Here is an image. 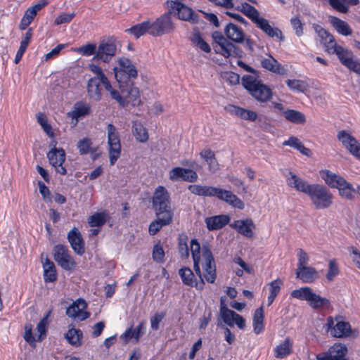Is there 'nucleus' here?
Instances as JSON below:
<instances>
[{
  "label": "nucleus",
  "mask_w": 360,
  "mask_h": 360,
  "mask_svg": "<svg viewBox=\"0 0 360 360\" xmlns=\"http://www.w3.org/2000/svg\"><path fill=\"white\" fill-rule=\"evenodd\" d=\"M191 252L193 260V268L197 276H202L210 283H213L217 277L216 264L214 257L208 245H200L197 239L191 241Z\"/></svg>",
  "instance_id": "nucleus-1"
},
{
  "label": "nucleus",
  "mask_w": 360,
  "mask_h": 360,
  "mask_svg": "<svg viewBox=\"0 0 360 360\" xmlns=\"http://www.w3.org/2000/svg\"><path fill=\"white\" fill-rule=\"evenodd\" d=\"M320 176L330 188H337L339 195L347 200H352L356 192L354 186L342 176L329 170H321Z\"/></svg>",
  "instance_id": "nucleus-2"
},
{
  "label": "nucleus",
  "mask_w": 360,
  "mask_h": 360,
  "mask_svg": "<svg viewBox=\"0 0 360 360\" xmlns=\"http://www.w3.org/2000/svg\"><path fill=\"white\" fill-rule=\"evenodd\" d=\"M307 195L316 210L327 209L332 205L333 202V193L327 187L321 184H311Z\"/></svg>",
  "instance_id": "nucleus-3"
},
{
  "label": "nucleus",
  "mask_w": 360,
  "mask_h": 360,
  "mask_svg": "<svg viewBox=\"0 0 360 360\" xmlns=\"http://www.w3.org/2000/svg\"><path fill=\"white\" fill-rule=\"evenodd\" d=\"M242 84L258 101L266 102L271 97V89L261 84L254 76L244 75L242 78Z\"/></svg>",
  "instance_id": "nucleus-4"
},
{
  "label": "nucleus",
  "mask_w": 360,
  "mask_h": 360,
  "mask_svg": "<svg viewBox=\"0 0 360 360\" xmlns=\"http://www.w3.org/2000/svg\"><path fill=\"white\" fill-rule=\"evenodd\" d=\"M108 146V155L110 165H114L121 155L120 134L112 124H108L106 128Z\"/></svg>",
  "instance_id": "nucleus-5"
},
{
  "label": "nucleus",
  "mask_w": 360,
  "mask_h": 360,
  "mask_svg": "<svg viewBox=\"0 0 360 360\" xmlns=\"http://www.w3.org/2000/svg\"><path fill=\"white\" fill-rule=\"evenodd\" d=\"M118 64L119 67H115L113 71L120 88H122V84L126 79L130 80L137 77L138 71L136 66L127 58L122 57L119 58Z\"/></svg>",
  "instance_id": "nucleus-6"
},
{
  "label": "nucleus",
  "mask_w": 360,
  "mask_h": 360,
  "mask_svg": "<svg viewBox=\"0 0 360 360\" xmlns=\"http://www.w3.org/2000/svg\"><path fill=\"white\" fill-rule=\"evenodd\" d=\"M212 37L217 45L214 46V51L221 54L225 58L230 56L241 57L242 51L233 43L226 39L221 33L214 32Z\"/></svg>",
  "instance_id": "nucleus-7"
},
{
  "label": "nucleus",
  "mask_w": 360,
  "mask_h": 360,
  "mask_svg": "<svg viewBox=\"0 0 360 360\" xmlns=\"http://www.w3.org/2000/svg\"><path fill=\"white\" fill-rule=\"evenodd\" d=\"M153 206L156 215L173 214L170 207L169 195L165 187L159 186L155 189L153 197Z\"/></svg>",
  "instance_id": "nucleus-8"
},
{
  "label": "nucleus",
  "mask_w": 360,
  "mask_h": 360,
  "mask_svg": "<svg viewBox=\"0 0 360 360\" xmlns=\"http://www.w3.org/2000/svg\"><path fill=\"white\" fill-rule=\"evenodd\" d=\"M53 259L64 270L70 271L75 268L76 262L70 255L68 248L64 245H56L53 247Z\"/></svg>",
  "instance_id": "nucleus-9"
},
{
  "label": "nucleus",
  "mask_w": 360,
  "mask_h": 360,
  "mask_svg": "<svg viewBox=\"0 0 360 360\" xmlns=\"http://www.w3.org/2000/svg\"><path fill=\"white\" fill-rule=\"evenodd\" d=\"M152 30L150 35L154 37L162 36L174 30L175 26L172 20L171 13L168 12L151 21Z\"/></svg>",
  "instance_id": "nucleus-10"
},
{
  "label": "nucleus",
  "mask_w": 360,
  "mask_h": 360,
  "mask_svg": "<svg viewBox=\"0 0 360 360\" xmlns=\"http://www.w3.org/2000/svg\"><path fill=\"white\" fill-rule=\"evenodd\" d=\"M170 7L175 12L179 19L195 24L198 22V15L190 7L180 0L170 1Z\"/></svg>",
  "instance_id": "nucleus-11"
},
{
  "label": "nucleus",
  "mask_w": 360,
  "mask_h": 360,
  "mask_svg": "<svg viewBox=\"0 0 360 360\" xmlns=\"http://www.w3.org/2000/svg\"><path fill=\"white\" fill-rule=\"evenodd\" d=\"M219 314L223 321L229 326L232 327L234 324H236L240 329L245 328V320L243 317L234 311L228 309L222 300L221 301Z\"/></svg>",
  "instance_id": "nucleus-12"
},
{
  "label": "nucleus",
  "mask_w": 360,
  "mask_h": 360,
  "mask_svg": "<svg viewBox=\"0 0 360 360\" xmlns=\"http://www.w3.org/2000/svg\"><path fill=\"white\" fill-rule=\"evenodd\" d=\"M116 52L117 44L115 41L111 39L103 41L99 44L94 58L108 63L116 54Z\"/></svg>",
  "instance_id": "nucleus-13"
},
{
  "label": "nucleus",
  "mask_w": 360,
  "mask_h": 360,
  "mask_svg": "<svg viewBox=\"0 0 360 360\" xmlns=\"http://www.w3.org/2000/svg\"><path fill=\"white\" fill-rule=\"evenodd\" d=\"M347 348L345 345L335 344L329 348L327 352L319 354L316 356L317 360H347L345 356Z\"/></svg>",
  "instance_id": "nucleus-14"
},
{
  "label": "nucleus",
  "mask_w": 360,
  "mask_h": 360,
  "mask_svg": "<svg viewBox=\"0 0 360 360\" xmlns=\"http://www.w3.org/2000/svg\"><path fill=\"white\" fill-rule=\"evenodd\" d=\"M47 158L49 163L55 167L56 172L60 174L65 175L67 173L66 169L63 166L65 160V153L62 148H54L47 153Z\"/></svg>",
  "instance_id": "nucleus-15"
},
{
  "label": "nucleus",
  "mask_w": 360,
  "mask_h": 360,
  "mask_svg": "<svg viewBox=\"0 0 360 360\" xmlns=\"http://www.w3.org/2000/svg\"><path fill=\"white\" fill-rule=\"evenodd\" d=\"M169 179L172 181H186L188 182H195L198 176L196 172L183 167H176L169 171Z\"/></svg>",
  "instance_id": "nucleus-16"
},
{
  "label": "nucleus",
  "mask_w": 360,
  "mask_h": 360,
  "mask_svg": "<svg viewBox=\"0 0 360 360\" xmlns=\"http://www.w3.org/2000/svg\"><path fill=\"white\" fill-rule=\"evenodd\" d=\"M86 307V302L79 299L67 309L66 314L74 319L84 321L90 316V314L85 311Z\"/></svg>",
  "instance_id": "nucleus-17"
},
{
  "label": "nucleus",
  "mask_w": 360,
  "mask_h": 360,
  "mask_svg": "<svg viewBox=\"0 0 360 360\" xmlns=\"http://www.w3.org/2000/svg\"><path fill=\"white\" fill-rule=\"evenodd\" d=\"M214 197L219 200H222L228 203L229 205L238 208L239 210H243L245 207L244 202L231 191L222 189L217 187L216 194Z\"/></svg>",
  "instance_id": "nucleus-18"
},
{
  "label": "nucleus",
  "mask_w": 360,
  "mask_h": 360,
  "mask_svg": "<svg viewBox=\"0 0 360 360\" xmlns=\"http://www.w3.org/2000/svg\"><path fill=\"white\" fill-rule=\"evenodd\" d=\"M48 3L49 0H39L37 4L29 7L21 19L20 28L25 30L32 22L37 12L46 6Z\"/></svg>",
  "instance_id": "nucleus-19"
},
{
  "label": "nucleus",
  "mask_w": 360,
  "mask_h": 360,
  "mask_svg": "<svg viewBox=\"0 0 360 360\" xmlns=\"http://www.w3.org/2000/svg\"><path fill=\"white\" fill-rule=\"evenodd\" d=\"M91 112V105L86 101H79L74 104L72 110L67 113V116L74 121L76 125L79 119L89 115Z\"/></svg>",
  "instance_id": "nucleus-20"
},
{
  "label": "nucleus",
  "mask_w": 360,
  "mask_h": 360,
  "mask_svg": "<svg viewBox=\"0 0 360 360\" xmlns=\"http://www.w3.org/2000/svg\"><path fill=\"white\" fill-rule=\"evenodd\" d=\"M285 176L286 183L289 187L307 195L311 184H308L307 181L302 179L291 171H289Z\"/></svg>",
  "instance_id": "nucleus-21"
},
{
  "label": "nucleus",
  "mask_w": 360,
  "mask_h": 360,
  "mask_svg": "<svg viewBox=\"0 0 360 360\" xmlns=\"http://www.w3.org/2000/svg\"><path fill=\"white\" fill-rule=\"evenodd\" d=\"M68 240L75 253L82 255L84 252V241L77 228L75 227L68 232Z\"/></svg>",
  "instance_id": "nucleus-22"
},
{
  "label": "nucleus",
  "mask_w": 360,
  "mask_h": 360,
  "mask_svg": "<svg viewBox=\"0 0 360 360\" xmlns=\"http://www.w3.org/2000/svg\"><path fill=\"white\" fill-rule=\"evenodd\" d=\"M230 226L247 238L253 236L252 231L255 228L253 221L250 219L236 220L230 224Z\"/></svg>",
  "instance_id": "nucleus-23"
},
{
  "label": "nucleus",
  "mask_w": 360,
  "mask_h": 360,
  "mask_svg": "<svg viewBox=\"0 0 360 360\" xmlns=\"http://www.w3.org/2000/svg\"><path fill=\"white\" fill-rule=\"evenodd\" d=\"M179 275L180 276L182 282L184 285L195 287L198 290H202L204 288L205 282L201 277L200 282H195V276L193 271L188 267H183L179 270Z\"/></svg>",
  "instance_id": "nucleus-24"
},
{
  "label": "nucleus",
  "mask_w": 360,
  "mask_h": 360,
  "mask_svg": "<svg viewBox=\"0 0 360 360\" xmlns=\"http://www.w3.org/2000/svg\"><path fill=\"white\" fill-rule=\"evenodd\" d=\"M225 109L230 114L236 115L245 120L254 122L257 118V114L256 112L234 105H228Z\"/></svg>",
  "instance_id": "nucleus-25"
},
{
  "label": "nucleus",
  "mask_w": 360,
  "mask_h": 360,
  "mask_svg": "<svg viewBox=\"0 0 360 360\" xmlns=\"http://www.w3.org/2000/svg\"><path fill=\"white\" fill-rule=\"evenodd\" d=\"M255 24L269 37L271 38L276 37L280 41L284 40V36L281 30L278 27H272L266 19L262 17Z\"/></svg>",
  "instance_id": "nucleus-26"
},
{
  "label": "nucleus",
  "mask_w": 360,
  "mask_h": 360,
  "mask_svg": "<svg viewBox=\"0 0 360 360\" xmlns=\"http://www.w3.org/2000/svg\"><path fill=\"white\" fill-rule=\"evenodd\" d=\"M145 326L146 323L144 321L140 322L134 329L131 326L127 329L122 335H121L120 338L123 340L125 343L128 342L131 339H134L135 342H138L139 338L145 333Z\"/></svg>",
  "instance_id": "nucleus-27"
},
{
  "label": "nucleus",
  "mask_w": 360,
  "mask_h": 360,
  "mask_svg": "<svg viewBox=\"0 0 360 360\" xmlns=\"http://www.w3.org/2000/svg\"><path fill=\"white\" fill-rule=\"evenodd\" d=\"M41 262L44 269V279L46 283L53 282L57 279V274L55 265L47 256L41 255Z\"/></svg>",
  "instance_id": "nucleus-28"
},
{
  "label": "nucleus",
  "mask_w": 360,
  "mask_h": 360,
  "mask_svg": "<svg viewBox=\"0 0 360 360\" xmlns=\"http://www.w3.org/2000/svg\"><path fill=\"white\" fill-rule=\"evenodd\" d=\"M229 221L230 217L224 214L207 217L205 220L207 228L210 231L220 229L226 225Z\"/></svg>",
  "instance_id": "nucleus-29"
},
{
  "label": "nucleus",
  "mask_w": 360,
  "mask_h": 360,
  "mask_svg": "<svg viewBox=\"0 0 360 360\" xmlns=\"http://www.w3.org/2000/svg\"><path fill=\"white\" fill-rule=\"evenodd\" d=\"M101 82L98 79L91 78L87 83V94L90 99L98 101L102 98Z\"/></svg>",
  "instance_id": "nucleus-30"
},
{
  "label": "nucleus",
  "mask_w": 360,
  "mask_h": 360,
  "mask_svg": "<svg viewBox=\"0 0 360 360\" xmlns=\"http://www.w3.org/2000/svg\"><path fill=\"white\" fill-rule=\"evenodd\" d=\"M188 189L192 194L196 195L202 197H214L217 187L200 184H191L188 186Z\"/></svg>",
  "instance_id": "nucleus-31"
},
{
  "label": "nucleus",
  "mask_w": 360,
  "mask_h": 360,
  "mask_svg": "<svg viewBox=\"0 0 360 360\" xmlns=\"http://www.w3.org/2000/svg\"><path fill=\"white\" fill-rule=\"evenodd\" d=\"M158 218L152 221L149 226V233L151 235L156 234L163 226L169 224L172 221L173 214L157 215Z\"/></svg>",
  "instance_id": "nucleus-32"
},
{
  "label": "nucleus",
  "mask_w": 360,
  "mask_h": 360,
  "mask_svg": "<svg viewBox=\"0 0 360 360\" xmlns=\"http://www.w3.org/2000/svg\"><path fill=\"white\" fill-rule=\"evenodd\" d=\"M296 277L302 280L303 283H312L317 277V271L314 267L311 266L297 269Z\"/></svg>",
  "instance_id": "nucleus-33"
},
{
  "label": "nucleus",
  "mask_w": 360,
  "mask_h": 360,
  "mask_svg": "<svg viewBox=\"0 0 360 360\" xmlns=\"http://www.w3.org/2000/svg\"><path fill=\"white\" fill-rule=\"evenodd\" d=\"M150 30H152L151 21L146 20L135 25L126 31L134 35L135 38L138 39L145 34L148 33L150 34Z\"/></svg>",
  "instance_id": "nucleus-34"
},
{
  "label": "nucleus",
  "mask_w": 360,
  "mask_h": 360,
  "mask_svg": "<svg viewBox=\"0 0 360 360\" xmlns=\"http://www.w3.org/2000/svg\"><path fill=\"white\" fill-rule=\"evenodd\" d=\"M292 342L289 338H286L281 343L274 348L275 356L283 359L291 354Z\"/></svg>",
  "instance_id": "nucleus-35"
},
{
  "label": "nucleus",
  "mask_w": 360,
  "mask_h": 360,
  "mask_svg": "<svg viewBox=\"0 0 360 360\" xmlns=\"http://www.w3.org/2000/svg\"><path fill=\"white\" fill-rule=\"evenodd\" d=\"M225 33L227 37L236 42H241L243 40L244 34L240 27L235 24L229 23L226 25Z\"/></svg>",
  "instance_id": "nucleus-36"
},
{
  "label": "nucleus",
  "mask_w": 360,
  "mask_h": 360,
  "mask_svg": "<svg viewBox=\"0 0 360 360\" xmlns=\"http://www.w3.org/2000/svg\"><path fill=\"white\" fill-rule=\"evenodd\" d=\"M330 22L339 34L344 36L352 34V29L347 22L334 16L330 17Z\"/></svg>",
  "instance_id": "nucleus-37"
},
{
  "label": "nucleus",
  "mask_w": 360,
  "mask_h": 360,
  "mask_svg": "<svg viewBox=\"0 0 360 360\" xmlns=\"http://www.w3.org/2000/svg\"><path fill=\"white\" fill-rule=\"evenodd\" d=\"M330 332L333 336L336 338L348 337L351 334V326L348 322L339 321Z\"/></svg>",
  "instance_id": "nucleus-38"
},
{
  "label": "nucleus",
  "mask_w": 360,
  "mask_h": 360,
  "mask_svg": "<svg viewBox=\"0 0 360 360\" xmlns=\"http://www.w3.org/2000/svg\"><path fill=\"white\" fill-rule=\"evenodd\" d=\"M307 303L312 309H319L328 307L330 301L314 292L312 290L307 300Z\"/></svg>",
  "instance_id": "nucleus-39"
},
{
  "label": "nucleus",
  "mask_w": 360,
  "mask_h": 360,
  "mask_svg": "<svg viewBox=\"0 0 360 360\" xmlns=\"http://www.w3.org/2000/svg\"><path fill=\"white\" fill-rule=\"evenodd\" d=\"M65 338L70 345L79 347L82 345V332L79 329L72 328L65 333Z\"/></svg>",
  "instance_id": "nucleus-40"
},
{
  "label": "nucleus",
  "mask_w": 360,
  "mask_h": 360,
  "mask_svg": "<svg viewBox=\"0 0 360 360\" xmlns=\"http://www.w3.org/2000/svg\"><path fill=\"white\" fill-rule=\"evenodd\" d=\"M239 8L240 11L251 19L254 23H256L262 18L259 11L248 3H242Z\"/></svg>",
  "instance_id": "nucleus-41"
},
{
  "label": "nucleus",
  "mask_w": 360,
  "mask_h": 360,
  "mask_svg": "<svg viewBox=\"0 0 360 360\" xmlns=\"http://www.w3.org/2000/svg\"><path fill=\"white\" fill-rule=\"evenodd\" d=\"M283 285L282 280L278 278L272 281L269 284V295L267 297L268 305L270 306L274 301L276 296L278 295L281 285Z\"/></svg>",
  "instance_id": "nucleus-42"
},
{
  "label": "nucleus",
  "mask_w": 360,
  "mask_h": 360,
  "mask_svg": "<svg viewBox=\"0 0 360 360\" xmlns=\"http://www.w3.org/2000/svg\"><path fill=\"white\" fill-rule=\"evenodd\" d=\"M285 83L292 91L296 92L305 93L309 88L307 82L301 79H288Z\"/></svg>",
  "instance_id": "nucleus-43"
},
{
  "label": "nucleus",
  "mask_w": 360,
  "mask_h": 360,
  "mask_svg": "<svg viewBox=\"0 0 360 360\" xmlns=\"http://www.w3.org/2000/svg\"><path fill=\"white\" fill-rule=\"evenodd\" d=\"M261 65L264 68L274 73L280 74L281 70H282V68L278 62L271 56H269L267 58H262L261 60Z\"/></svg>",
  "instance_id": "nucleus-44"
},
{
  "label": "nucleus",
  "mask_w": 360,
  "mask_h": 360,
  "mask_svg": "<svg viewBox=\"0 0 360 360\" xmlns=\"http://www.w3.org/2000/svg\"><path fill=\"white\" fill-rule=\"evenodd\" d=\"M264 311L263 307H260L257 309L253 317L254 332L259 334L264 330Z\"/></svg>",
  "instance_id": "nucleus-45"
},
{
  "label": "nucleus",
  "mask_w": 360,
  "mask_h": 360,
  "mask_svg": "<svg viewBox=\"0 0 360 360\" xmlns=\"http://www.w3.org/2000/svg\"><path fill=\"white\" fill-rule=\"evenodd\" d=\"M80 155H86L90 153H95L96 148L93 147V143L89 138L85 137L79 140L77 144Z\"/></svg>",
  "instance_id": "nucleus-46"
},
{
  "label": "nucleus",
  "mask_w": 360,
  "mask_h": 360,
  "mask_svg": "<svg viewBox=\"0 0 360 360\" xmlns=\"http://www.w3.org/2000/svg\"><path fill=\"white\" fill-rule=\"evenodd\" d=\"M108 217L106 212H96L89 217L88 223L91 227H101L106 222Z\"/></svg>",
  "instance_id": "nucleus-47"
},
{
  "label": "nucleus",
  "mask_w": 360,
  "mask_h": 360,
  "mask_svg": "<svg viewBox=\"0 0 360 360\" xmlns=\"http://www.w3.org/2000/svg\"><path fill=\"white\" fill-rule=\"evenodd\" d=\"M337 139L347 150L357 141L354 136L345 130L339 131L337 134Z\"/></svg>",
  "instance_id": "nucleus-48"
},
{
  "label": "nucleus",
  "mask_w": 360,
  "mask_h": 360,
  "mask_svg": "<svg viewBox=\"0 0 360 360\" xmlns=\"http://www.w3.org/2000/svg\"><path fill=\"white\" fill-rule=\"evenodd\" d=\"M32 29H29L25 34L23 39L20 42V46L15 57V63H18L22 58L32 37Z\"/></svg>",
  "instance_id": "nucleus-49"
},
{
  "label": "nucleus",
  "mask_w": 360,
  "mask_h": 360,
  "mask_svg": "<svg viewBox=\"0 0 360 360\" xmlns=\"http://www.w3.org/2000/svg\"><path fill=\"white\" fill-rule=\"evenodd\" d=\"M285 118L295 124H302L305 122V116L300 111L288 110L283 112Z\"/></svg>",
  "instance_id": "nucleus-50"
},
{
  "label": "nucleus",
  "mask_w": 360,
  "mask_h": 360,
  "mask_svg": "<svg viewBox=\"0 0 360 360\" xmlns=\"http://www.w3.org/2000/svg\"><path fill=\"white\" fill-rule=\"evenodd\" d=\"M134 134L139 142H146L148 139L147 129L140 122H134Z\"/></svg>",
  "instance_id": "nucleus-51"
},
{
  "label": "nucleus",
  "mask_w": 360,
  "mask_h": 360,
  "mask_svg": "<svg viewBox=\"0 0 360 360\" xmlns=\"http://www.w3.org/2000/svg\"><path fill=\"white\" fill-rule=\"evenodd\" d=\"M103 85L105 89L109 92L111 98L115 99L120 106L124 107L127 105L126 100L122 96H120V93L116 89L112 88L109 80H108V84L104 83Z\"/></svg>",
  "instance_id": "nucleus-52"
},
{
  "label": "nucleus",
  "mask_w": 360,
  "mask_h": 360,
  "mask_svg": "<svg viewBox=\"0 0 360 360\" xmlns=\"http://www.w3.org/2000/svg\"><path fill=\"white\" fill-rule=\"evenodd\" d=\"M127 98L128 101H127V103H131L133 106L140 105L141 101L139 89L131 85L128 90Z\"/></svg>",
  "instance_id": "nucleus-53"
},
{
  "label": "nucleus",
  "mask_w": 360,
  "mask_h": 360,
  "mask_svg": "<svg viewBox=\"0 0 360 360\" xmlns=\"http://www.w3.org/2000/svg\"><path fill=\"white\" fill-rule=\"evenodd\" d=\"M335 54L338 56L341 63L345 66L347 64L352 58L354 57V54L350 50L348 49H345L342 46L338 48V51L335 52Z\"/></svg>",
  "instance_id": "nucleus-54"
},
{
  "label": "nucleus",
  "mask_w": 360,
  "mask_h": 360,
  "mask_svg": "<svg viewBox=\"0 0 360 360\" xmlns=\"http://www.w3.org/2000/svg\"><path fill=\"white\" fill-rule=\"evenodd\" d=\"M187 240L188 238L186 236H181L179 238V252L182 259H187L189 257V248L187 244Z\"/></svg>",
  "instance_id": "nucleus-55"
},
{
  "label": "nucleus",
  "mask_w": 360,
  "mask_h": 360,
  "mask_svg": "<svg viewBox=\"0 0 360 360\" xmlns=\"http://www.w3.org/2000/svg\"><path fill=\"white\" fill-rule=\"evenodd\" d=\"M312 290L309 287H303L297 290H294L291 292V296L294 298L307 301L309 300V297Z\"/></svg>",
  "instance_id": "nucleus-56"
},
{
  "label": "nucleus",
  "mask_w": 360,
  "mask_h": 360,
  "mask_svg": "<svg viewBox=\"0 0 360 360\" xmlns=\"http://www.w3.org/2000/svg\"><path fill=\"white\" fill-rule=\"evenodd\" d=\"M89 69L96 75V77H94L95 79H98L99 81L101 82L102 84L104 83L108 84V79L103 73L101 67L92 63L89 65Z\"/></svg>",
  "instance_id": "nucleus-57"
},
{
  "label": "nucleus",
  "mask_w": 360,
  "mask_h": 360,
  "mask_svg": "<svg viewBox=\"0 0 360 360\" xmlns=\"http://www.w3.org/2000/svg\"><path fill=\"white\" fill-rule=\"evenodd\" d=\"M152 257L155 262L162 263L164 262L165 251L162 246L158 243L154 245L152 252Z\"/></svg>",
  "instance_id": "nucleus-58"
},
{
  "label": "nucleus",
  "mask_w": 360,
  "mask_h": 360,
  "mask_svg": "<svg viewBox=\"0 0 360 360\" xmlns=\"http://www.w3.org/2000/svg\"><path fill=\"white\" fill-rule=\"evenodd\" d=\"M339 274V269L336 261L331 259L328 264V270L326 274V278L328 281H333V278Z\"/></svg>",
  "instance_id": "nucleus-59"
},
{
  "label": "nucleus",
  "mask_w": 360,
  "mask_h": 360,
  "mask_svg": "<svg viewBox=\"0 0 360 360\" xmlns=\"http://www.w3.org/2000/svg\"><path fill=\"white\" fill-rule=\"evenodd\" d=\"M330 5L335 10L345 13L348 11L346 0H328Z\"/></svg>",
  "instance_id": "nucleus-60"
},
{
  "label": "nucleus",
  "mask_w": 360,
  "mask_h": 360,
  "mask_svg": "<svg viewBox=\"0 0 360 360\" xmlns=\"http://www.w3.org/2000/svg\"><path fill=\"white\" fill-rule=\"evenodd\" d=\"M297 257H298V262H297V269H301L303 267L308 266L309 262V257L307 252L302 249L297 250Z\"/></svg>",
  "instance_id": "nucleus-61"
},
{
  "label": "nucleus",
  "mask_w": 360,
  "mask_h": 360,
  "mask_svg": "<svg viewBox=\"0 0 360 360\" xmlns=\"http://www.w3.org/2000/svg\"><path fill=\"white\" fill-rule=\"evenodd\" d=\"M165 316V312H157L153 316L150 317V326L154 330H157L159 328L160 323Z\"/></svg>",
  "instance_id": "nucleus-62"
},
{
  "label": "nucleus",
  "mask_w": 360,
  "mask_h": 360,
  "mask_svg": "<svg viewBox=\"0 0 360 360\" xmlns=\"http://www.w3.org/2000/svg\"><path fill=\"white\" fill-rule=\"evenodd\" d=\"M74 17L75 13H62L56 18L54 23L58 25L63 23H67L71 21V20Z\"/></svg>",
  "instance_id": "nucleus-63"
},
{
  "label": "nucleus",
  "mask_w": 360,
  "mask_h": 360,
  "mask_svg": "<svg viewBox=\"0 0 360 360\" xmlns=\"http://www.w3.org/2000/svg\"><path fill=\"white\" fill-rule=\"evenodd\" d=\"M345 67L355 73L360 75V60L356 56L352 58Z\"/></svg>",
  "instance_id": "nucleus-64"
}]
</instances>
